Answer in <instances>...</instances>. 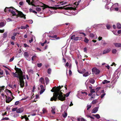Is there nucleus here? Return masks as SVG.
I'll return each instance as SVG.
<instances>
[{"label": "nucleus", "mask_w": 121, "mask_h": 121, "mask_svg": "<svg viewBox=\"0 0 121 121\" xmlns=\"http://www.w3.org/2000/svg\"><path fill=\"white\" fill-rule=\"evenodd\" d=\"M63 87V86H58L55 89L53 88L51 90V91L52 92H54L53 94V96L52 97L50 100L52 101L54 100L56 101L57 100V98L58 100L61 101H63L65 99V97L62 95V93L60 91V90L61 87Z\"/></svg>", "instance_id": "nucleus-1"}, {"label": "nucleus", "mask_w": 121, "mask_h": 121, "mask_svg": "<svg viewBox=\"0 0 121 121\" xmlns=\"http://www.w3.org/2000/svg\"><path fill=\"white\" fill-rule=\"evenodd\" d=\"M15 69L16 71L15 73H13L12 74L14 77H17L18 78L20 82V85L22 87H23L24 85V79H26L25 75L23 73L20 69L17 68L15 66Z\"/></svg>", "instance_id": "nucleus-2"}, {"label": "nucleus", "mask_w": 121, "mask_h": 121, "mask_svg": "<svg viewBox=\"0 0 121 121\" xmlns=\"http://www.w3.org/2000/svg\"><path fill=\"white\" fill-rule=\"evenodd\" d=\"M12 8L10 12L12 13L13 15H16V13H15L16 11L17 13H18L17 15L20 17H22L25 19L26 17L25 15L22 12L18 11L13 7H12Z\"/></svg>", "instance_id": "nucleus-3"}, {"label": "nucleus", "mask_w": 121, "mask_h": 121, "mask_svg": "<svg viewBox=\"0 0 121 121\" xmlns=\"http://www.w3.org/2000/svg\"><path fill=\"white\" fill-rule=\"evenodd\" d=\"M80 2L79 1L78 2L75 3L73 5H67L65 6V7L67 6V7L65 8V9L67 10H75L76 9V8L77 6L78 5L79 3Z\"/></svg>", "instance_id": "nucleus-4"}, {"label": "nucleus", "mask_w": 121, "mask_h": 121, "mask_svg": "<svg viewBox=\"0 0 121 121\" xmlns=\"http://www.w3.org/2000/svg\"><path fill=\"white\" fill-rule=\"evenodd\" d=\"M82 38L81 37H76L75 35H73L71 36L70 39H73L75 41H77L79 40H80Z\"/></svg>", "instance_id": "nucleus-5"}, {"label": "nucleus", "mask_w": 121, "mask_h": 121, "mask_svg": "<svg viewBox=\"0 0 121 121\" xmlns=\"http://www.w3.org/2000/svg\"><path fill=\"white\" fill-rule=\"evenodd\" d=\"M87 95V92H83L81 91L79 93H78V97L80 99H83V97H81V98H80V95H81L82 96H85Z\"/></svg>", "instance_id": "nucleus-6"}, {"label": "nucleus", "mask_w": 121, "mask_h": 121, "mask_svg": "<svg viewBox=\"0 0 121 121\" xmlns=\"http://www.w3.org/2000/svg\"><path fill=\"white\" fill-rule=\"evenodd\" d=\"M92 71L93 73L96 74H98L100 72L99 70L95 68H94L92 69Z\"/></svg>", "instance_id": "nucleus-7"}, {"label": "nucleus", "mask_w": 121, "mask_h": 121, "mask_svg": "<svg viewBox=\"0 0 121 121\" xmlns=\"http://www.w3.org/2000/svg\"><path fill=\"white\" fill-rule=\"evenodd\" d=\"M99 107H97L94 108L91 112L92 113H95L98 111Z\"/></svg>", "instance_id": "nucleus-8"}, {"label": "nucleus", "mask_w": 121, "mask_h": 121, "mask_svg": "<svg viewBox=\"0 0 121 121\" xmlns=\"http://www.w3.org/2000/svg\"><path fill=\"white\" fill-rule=\"evenodd\" d=\"M40 87L41 88V90L40 91L39 93L40 94H41L44 91L45 89L44 88L43 86L42 85H41Z\"/></svg>", "instance_id": "nucleus-9"}, {"label": "nucleus", "mask_w": 121, "mask_h": 121, "mask_svg": "<svg viewBox=\"0 0 121 121\" xmlns=\"http://www.w3.org/2000/svg\"><path fill=\"white\" fill-rule=\"evenodd\" d=\"M111 50L110 48L106 49L104 50L103 52V54H104L109 52Z\"/></svg>", "instance_id": "nucleus-10"}, {"label": "nucleus", "mask_w": 121, "mask_h": 121, "mask_svg": "<svg viewBox=\"0 0 121 121\" xmlns=\"http://www.w3.org/2000/svg\"><path fill=\"white\" fill-rule=\"evenodd\" d=\"M6 97H7L6 96H5ZM12 99L10 97H6V102L7 103H9L12 100Z\"/></svg>", "instance_id": "nucleus-11"}, {"label": "nucleus", "mask_w": 121, "mask_h": 121, "mask_svg": "<svg viewBox=\"0 0 121 121\" xmlns=\"http://www.w3.org/2000/svg\"><path fill=\"white\" fill-rule=\"evenodd\" d=\"M12 8V7L11 8L6 7L4 10V11L7 13L10 12Z\"/></svg>", "instance_id": "nucleus-12"}, {"label": "nucleus", "mask_w": 121, "mask_h": 121, "mask_svg": "<svg viewBox=\"0 0 121 121\" xmlns=\"http://www.w3.org/2000/svg\"><path fill=\"white\" fill-rule=\"evenodd\" d=\"M26 2H28L29 5H32L35 6V5L34 3L35 2L34 1L32 0V2H30V0H26Z\"/></svg>", "instance_id": "nucleus-13"}, {"label": "nucleus", "mask_w": 121, "mask_h": 121, "mask_svg": "<svg viewBox=\"0 0 121 121\" xmlns=\"http://www.w3.org/2000/svg\"><path fill=\"white\" fill-rule=\"evenodd\" d=\"M24 55L25 57L26 58L27 60H30V58L29 60H28V58L29 56V54L27 52H25L24 54Z\"/></svg>", "instance_id": "nucleus-14"}, {"label": "nucleus", "mask_w": 121, "mask_h": 121, "mask_svg": "<svg viewBox=\"0 0 121 121\" xmlns=\"http://www.w3.org/2000/svg\"><path fill=\"white\" fill-rule=\"evenodd\" d=\"M23 111V109L22 108H20L17 109L16 112L17 113H21Z\"/></svg>", "instance_id": "nucleus-15"}, {"label": "nucleus", "mask_w": 121, "mask_h": 121, "mask_svg": "<svg viewBox=\"0 0 121 121\" xmlns=\"http://www.w3.org/2000/svg\"><path fill=\"white\" fill-rule=\"evenodd\" d=\"M91 74V72H87L83 74L84 77H86L89 75Z\"/></svg>", "instance_id": "nucleus-16"}, {"label": "nucleus", "mask_w": 121, "mask_h": 121, "mask_svg": "<svg viewBox=\"0 0 121 121\" xmlns=\"http://www.w3.org/2000/svg\"><path fill=\"white\" fill-rule=\"evenodd\" d=\"M39 81L41 82L42 84H45L44 79L43 77H41Z\"/></svg>", "instance_id": "nucleus-17"}, {"label": "nucleus", "mask_w": 121, "mask_h": 121, "mask_svg": "<svg viewBox=\"0 0 121 121\" xmlns=\"http://www.w3.org/2000/svg\"><path fill=\"white\" fill-rule=\"evenodd\" d=\"M50 8L54 9H62L63 8V7H59L58 8H57L55 7H51Z\"/></svg>", "instance_id": "nucleus-18"}, {"label": "nucleus", "mask_w": 121, "mask_h": 121, "mask_svg": "<svg viewBox=\"0 0 121 121\" xmlns=\"http://www.w3.org/2000/svg\"><path fill=\"white\" fill-rule=\"evenodd\" d=\"M42 111V112L41 113V114H44L47 112V110L45 108H43Z\"/></svg>", "instance_id": "nucleus-19"}, {"label": "nucleus", "mask_w": 121, "mask_h": 121, "mask_svg": "<svg viewBox=\"0 0 121 121\" xmlns=\"http://www.w3.org/2000/svg\"><path fill=\"white\" fill-rule=\"evenodd\" d=\"M5 22H1L0 23V28L4 26L5 25Z\"/></svg>", "instance_id": "nucleus-20"}, {"label": "nucleus", "mask_w": 121, "mask_h": 121, "mask_svg": "<svg viewBox=\"0 0 121 121\" xmlns=\"http://www.w3.org/2000/svg\"><path fill=\"white\" fill-rule=\"evenodd\" d=\"M115 46L117 47H121V43H114Z\"/></svg>", "instance_id": "nucleus-21"}, {"label": "nucleus", "mask_w": 121, "mask_h": 121, "mask_svg": "<svg viewBox=\"0 0 121 121\" xmlns=\"http://www.w3.org/2000/svg\"><path fill=\"white\" fill-rule=\"evenodd\" d=\"M45 82L46 85H47L49 82V80L47 77H45Z\"/></svg>", "instance_id": "nucleus-22"}, {"label": "nucleus", "mask_w": 121, "mask_h": 121, "mask_svg": "<svg viewBox=\"0 0 121 121\" xmlns=\"http://www.w3.org/2000/svg\"><path fill=\"white\" fill-rule=\"evenodd\" d=\"M95 35L93 34H90V37H91L93 39H96V38H97V37L95 38Z\"/></svg>", "instance_id": "nucleus-23"}, {"label": "nucleus", "mask_w": 121, "mask_h": 121, "mask_svg": "<svg viewBox=\"0 0 121 121\" xmlns=\"http://www.w3.org/2000/svg\"><path fill=\"white\" fill-rule=\"evenodd\" d=\"M110 81L105 80L103 81L102 83L103 84H105L106 83H110Z\"/></svg>", "instance_id": "nucleus-24"}, {"label": "nucleus", "mask_w": 121, "mask_h": 121, "mask_svg": "<svg viewBox=\"0 0 121 121\" xmlns=\"http://www.w3.org/2000/svg\"><path fill=\"white\" fill-rule=\"evenodd\" d=\"M28 72L29 74H33L34 72L31 69H30L28 70Z\"/></svg>", "instance_id": "nucleus-25"}, {"label": "nucleus", "mask_w": 121, "mask_h": 121, "mask_svg": "<svg viewBox=\"0 0 121 121\" xmlns=\"http://www.w3.org/2000/svg\"><path fill=\"white\" fill-rule=\"evenodd\" d=\"M37 58V56L36 54H35L32 57V61H34L35 59Z\"/></svg>", "instance_id": "nucleus-26"}, {"label": "nucleus", "mask_w": 121, "mask_h": 121, "mask_svg": "<svg viewBox=\"0 0 121 121\" xmlns=\"http://www.w3.org/2000/svg\"><path fill=\"white\" fill-rule=\"evenodd\" d=\"M69 93H70L69 92H68V93H67L65 95H63V94H62V95L63 96V97H64L65 98V99L63 101H64L65 99V96H66V97H68L69 96Z\"/></svg>", "instance_id": "nucleus-27"}, {"label": "nucleus", "mask_w": 121, "mask_h": 121, "mask_svg": "<svg viewBox=\"0 0 121 121\" xmlns=\"http://www.w3.org/2000/svg\"><path fill=\"white\" fill-rule=\"evenodd\" d=\"M117 27L118 29H120L121 28V25L119 23H118L117 24Z\"/></svg>", "instance_id": "nucleus-28"}, {"label": "nucleus", "mask_w": 121, "mask_h": 121, "mask_svg": "<svg viewBox=\"0 0 121 121\" xmlns=\"http://www.w3.org/2000/svg\"><path fill=\"white\" fill-rule=\"evenodd\" d=\"M67 115V112H64V113L63 114V116L65 118L66 117Z\"/></svg>", "instance_id": "nucleus-29"}, {"label": "nucleus", "mask_w": 121, "mask_h": 121, "mask_svg": "<svg viewBox=\"0 0 121 121\" xmlns=\"http://www.w3.org/2000/svg\"><path fill=\"white\" fill-rule=\"evenodd\" d=\"M48 37L51 38H56L57 37V36L56 35H55L52 36L51 35H49Z\"/></svg>", "instance_id": "nucleus-30"}, {"label": "nucleus", "mask_w": 121, "mask_h": 121, "mask_svg": "<svg viewBox=\"0 0 121 121\" xmlns=\"http://www.w3.org/2000/svg\"><path fill=\"white\" fill-rule=\"evenodd\" d=\"M47 42V40L46 39L45 40L44 42L43 43H41V44L42 46H43L44 45V44H45Z\"/></svg>", "instance_id": "nucleus-31"}, {"label": "nucleus", "mask_w": 121, "mask_h": 121, "mask_svg": "<svg viewBox=\"0 0 121 121\" xmlns=\"http://www.w3.org/2000/svg\"><path fill=\"white\" fill-rule=\"evenodd\" d=\"M52 110H51V112L52 114H55V109H53L52 108Z\"/></svg>", "instance_id": "nucleus-32"}, {"label": "nucleus", "mask_w": 121, "mask_h": 121, "mask_svg": "<svg viewBox=\"0 0 121 121\" xmlns=\"http://www.w3.org/2000/svg\"><path fill=\"white\" fill-rule=\"evenodd\" d=\"M51 69L50 68H49L48 69V73L49 74H50L51 73Z\"/></svg>", "instance_id": "nucleus-33"}, {"label": "nucleus", "mask_w": 121, "mask_h": 121, "mask_svg": "<svg viewBox=\"0 0 121 121\" xmlns=\"http://www.w3.org/2000/svg\"><path fill=\"white\" fill-rule=\"evenodd\" d=\"M101 88L100 87H98L96 88L95 90V91L96 92H97Z\"/></svg>", "instance_id": "nucleus-34"}, {"label": "nucleus", "mask_w": 121, "mask_h": 121, "mask_svg": "<svg viewBox=\"0 0 121 121\" xmlns=\"http://www.w3.org/2000/svg\"><path fill=\"white\" fill-rule=\"evenodd\" d=\"M117 52V50L116 49H113L112 50V52L113 54H115Z\"/></svg>", "instance_id": "nucleus-35"}, {"label": "nucleus", "mask_w": 121, "mask_h": 121, "mask_svg": "<svg viewBox=\"0 0 121 121\" xmlns=\"http://www.w3.org/2000/svg\"><path fill=\"white\" fill-rule=\"evenodd\" d=\"M96 115L95 117L97 119H99L100 118V117L99 114H96Z\"/></svg>", "instance_id": "nucleus-36"}, {"label": "nucleus", "mask_w": 121, "mask_h": 121, "mask_svg": "<svg viewBox=\"0 0 121 121\" xmlns=\"http://www.w3.org/2000/svg\"><path fill=\"white\" fill-rule=\"evenodd\" d=\"M36 10L38 11H41V9L37 7L36 8Z\"/></svg>", "instance_id": "nucleus-37"}, {"label": "nucleus", "mask_w": 121, "mask_h": 121, "mask_svg": "<svg viewBox=\"0 0 121 121\" xmlns=\"http://www.w3.org/2000/svg\"><path fill=\"white\" fill-rule=\"evenodd\" d=\"M89 40H88V39H87V38H85L84 40V41L86 43H88V42L89 41Z\"/></svg>", "instance_id": "nucleus-38"}, {"label": "nucleus", "mask_w": 121, "mask_h": 121, "mask_svg": "<svg viewBox=\"0 0 121 121\" xmlns=\"http://www.w3.org/2000/svg\"><path fill=\"white\" fill-rule=\"evenodd\" d=\"M20 102L19 101H16L15 103V104L16 105H18L19 104H20Z\"/></svg>", "instance_id": "nucleus-39"}, {"label": "nucleus", "mask_w": 121, "mask_h": 121, "mask_svg": "<svg viewBox=\"0 0 121 121\" xmlns=\"http://www.w3.org/2000/svg\"><path fill=\"white\" fill-rule=\"evenodd\" d=\"M7 33L5 32L3 36L4 38H5L7 37Z\"/></svg>", "instance_id": "nucleus-40"}, {"label": "nucleus", "mask_w": 121, "mask_h": 121, "mask_svg": "<svg viewBox=\"0 0 121 121\" xmlns=\"http://www.w3.org/2000/svg\"><path fill=\"white\" fill-rule=\"evenodd\" d=\"M19 115V114L16 113V114H14L13 116L14 117H18Z\"/></svg>", "instance_id": "nucleus-41"}, {"label": "nucleus", "mask_w": 121, "mask_h": 121, "mask_svg": "<svg viewBox=\"0 0 121 121\" xmlns=\"http://www.w3.org/2000/svg\"><path fill=\"white\" fill-rule=\"evenodd\" d=\"M90 92L91 93H95V91L94 89H91V90Z\"/></svg>", "instance_id": "nucleus-42"}, {"label": "nucleus", "mask_w": 121, "mask_h": 121, "mask_svg": "<svg viewBox=\"0 0 121 121\" xmlns=\"http://www.w3.org/2000/svg\"><path fill=\"white\" fill-rule=\"evenodd\" d=\"M91 107V105H88L87 106V110H88Z\"/></svg>", "instance_id": "nucleus-43"}, {"label": "nucleus", "mask_w": 121, "mask_h": 121, "mask_svg": "<svg viewBox=\"0 0 121 121\" xmlns=\"http://www.w3.org/2000/svg\"><path fill=\"white\" fill-rule=\"evenodd\" d=\"M95 82V80L94 79H92L90 81V83L92 84H93Z\"/></svg>", "instance_id": "nucleus-44"}, {"label": "nucleus", "mask_w": 121, "mask_h": 121, "mask_svg": "<svg viewBox=\"0 0 121 121\" xmlns=\"http://www.w3.org/2000/svg\"><path fill=\"white\" fill-rule=\"evenodd\" d=\"M14 57H13L12 58H11L9 60V62H11L14 59Z\"/></svg>", "instance_id": "nucleus-45"}, {"label": "nucleus", "mask_w": 121, "mask_h": 121, "mask_svg": "<svg viewBox=\"0 0 121 121\" xmlns=\"http://www.w3.org/2000/svg\"><path fill=\"white\" fill-rule=\"evenodd\" d=\"M42 65V64L41 63H38L37 64V65L38 66V67H41V66Z\"/></svg>", "instance_id": "nucleus-46"}, {"label": "nucleus", "mask_w": 121, "mask_h": 121, "mask_svg": "<svg viewBox=\"0 0 121 121\" xmlns=\"http://www.w3.org/2000/svg\"><path fill=\"white\" fill-rule=\"evenodd\" d=\"M9 119V118L8 117H4L3 118V119H2V120H8Z\"/></svg>", "instance_id": "nucleus-47"}, {"label": "nucleus", "mask_w": 121, "mask_h": 121, "mask_svg": "<svg viewBox=\"0 0 121 121\" xmlns=\"http://www.w3.org/2000/svg\"><path fill=\"white\" fill-rule=\"evenodd\" d=\"M105 95V93H103L101 95V98H103Z\"/></svg>", "instance_id": "nucleus-48"}, {"label": "nucleus", "mask_w": 121, "mask_h": 121, "mask_svg": "<svg viewBox=\"0 0 121 121\" xmlns=\"http://www.w3.org/2000/svg\"><path fill=\"white\" fill-rule=\"evenodd\" d=\"M108 2H107V4H106L105 7H106V8H107V9H108L110 8V7H107V6L109 4V3H108Z\"/></svg>", "instance_id": "nucleus-49"}, {"label": "nucleus", "mask_w": 121, "mask_h": 121, "mask_svg": "<svg viewBox=\"0 0 121 121\" xmlns=\"http://www.w3.org/2000/svg\"><path fill=\"white\" fill-rule=\"evenodd\" d=\"M106 27H107V29H109L110 28V26L109 25H108V24H107L106 25Z\"/></svg>", "instance_id": "nucleus-50"}, {"label": "nucleus", "mask_w": 121, "mask_h": 121, "mask_svg": "<svg viewBox=\"0 0 121 121\" xmlns=\"http://www.w3.org/2000/svg\"><path fill=\"white\" fill-rule=\"evenodd\" d=\"M96 103V100H93L92 102V103L93 104H95Z\"/></svg>", "instance_id": "nucleus-51"}, {"label": "nucleus", "mask_w": 121, "mask_h": 121, "mask_svg": "<svg viewBox=\"0 0 121 121\" xmlns=\"http://www.w3.org/2000/svg\"><path fill=\"white\" fill-rule=\"evenodd\" d=\"M4 70H5L6 73L7 75L9 74V72L6 69H5Z\"/></svg>", "instance_id": "nucleus-52"}, {"label": "nucleus", "mask_w": 121, "mask_h": 121, "mask_svg": "<svg viewBox=\"0 0 121 121\" xmlns=\"http://www.w3.org/2000/svg\"><path fill=\"white\" fill-rule=\"evenodd\" d=\"M7 21L8 22H10V21H12V20L10 18H8L7 19Z\"/></svg>", "instance_id": "nucleus-53"}, {"label": "nucleus", "mask_w": 121, "mask_h": 121, "mask_svg": "<svg viewBox=\"0 0 121 121\" xmlns=\"http://www.w3.org/2000/svg\"><path fill=\"white\" fill-rule=\"evenodd\" d=\"M18 34L17 33H14L13 34V35L15 37V36H16Z\"/></svg>", "instance_id": "nucleus-54"}, {"label": "nucleus", "mask_w": 121, "mask_h": 121, "mask_svg": "<svg viewBox=\"0 0 121 121\" xmlns=\"http://www.w3.org/2000/svg\"><path fill=\"white\" fill-rule=\"evenodd\" d=\"M26 28V27L22 26L21 27V29H24Z\"/></svg>", "instance_id": "nucleus-55"}, {"label": "nucleus", "mask_w": 121, "mask_h": 121, "mask_svg": "<svg viewBox=\"0 0 121 121\" xmlns=\"http://www.w3.org/2000/svg\"><path fill=\"white\" fill-rule=\"evenodd\" d=\"M17 110V108H13L12 109V111H16Z\"/></svg>", "instance_id": "nucleus-56"}, {"label": "nucleus", "mask_w": 121, "mask_h": 121, "mask_svg": "<svg viewBox=\"0 0 121 121\" xmlns=\"http://www.w3.org/2000/svg\"><path fill=\"white\" fill-rule=\"evenodd\" d=\"M19 4L20 5H22L23 4V2L22 1H20L19 2Z\"/></svg>", "instance_id": "nucleus-57"}, {"label": "nucleus", "mask_w": 121, "mask_h": 121, "mask_svg": "<svg viewBox=\"0 0 121 121\" xmlns=\"http://www.w3.org/2000/svg\"><path fill=\"white\" fill-rule=\"evenodd\" d=\"M0 74L1 75H3V72L2 70L0 71Z\"/></svg>", "instance_id": "nucleus-58"}, {"label": "nucleus", "mask_w": 121, "mask_h": 121, "mask_svg": "<svg viewBox=\"0 0 121 121\" xmlns=\"http://www.w3.org/2000/svg\"><path fill=\"white\" fill-rule=\"evenodd\" d=\"M80 119L81 121H86L84 118L82 117Z\"/></svg>", "instance_id": "nucleus-59"}, {"label": "nucleus", "mask_w": 121, "mask_h": 121, "mask_svg": "<svg viewBox=\"0 0 121 121\" xmlns=\"http://www.w3.org/2000/svg\"><path fill=\"white\" fill-rule=\"evenodd\" d=\"M11 39L12 40H15V37L13 35L11 37Z\"/></svg>", "instance_id": "nucleus-60"}, {"label": "nucleus", "mask_w": 121, "mask_h": 121, "mask_svg": "<svg viewBox=\"0 0 121 121\" xmlns=\"http://www.w3.org/2000/svg\"><path fill=\"white\" fill-rule=\"evenodd\" d=\"M29 22L30 24H32L33 22V21L32 20H30L29 21Z\"/></svg>", "instance_id": "nucleus-61"}, {"label": "nucleus", "mask_w": 121, "mask_h": 121, "mask_svg": "<svg viewBox=\"0 0 121 121\" xmlns=\"http://www.w3.org/2000/svg\"><path fill=\"white\" fill-rule=\"evenodd\" d=\"M48 6L46 5H44V7L43 8V9H45L47 7H48Z\"/></svg>", "instance_id": "nucleus-62"}, {"label": "nucleus", "mask_w": 121, "mask_h": 121, "mask_svg": "<svg viewBox=\"0 0 121 121\" xmlns=\"http://www.w3.org/2000/svg\"><path fill=\"white\" fill-rule=\"evenodd\" d=\"M24 46L25 47H29V46L27 45L26 44H24Z\"/></svg>", "instance_id": "nucleus-63"}, {"label": "nucleus", "mask_w": 121, "mask_h": 121, "mask_svg": "<svg viewBox=\"0 0 121 121\" xmlns=\"http://www.w3.org/2000/svg\"><path fill=\"white\" fill-rule=\"evenodd\" d=\"M72 73V72L71 70H69V75H71Z\"/></svg>", "instance_id": "nucleus-64"}]
</instances>
